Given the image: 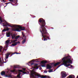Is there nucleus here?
I'll list each match as a JSON object with an SVG mask.
<instances>
[{"label":"nucleus","instance_id":"f257e3e1","mask_svg":"<svg viewBox=\"0 0 78 78\" xmlns=\"http://www.w3.org/2000/svg\"><path fill=\"white\" fill-rule=\"evenodd\" d=\"M39 22L40 23V25H41V28L42 29V31L40 30V31L41 33L44 41H47V39H50L49 37L47 35L48 34V33H47V31L46 30V28L45 27L46 24L45 20L43 18H40L39 19Z\"/></svg>","mask_w":78,"mask_h":78},{"label":"nucleus","instance_id":"f03ea898","mask_svg":"<svg viewBox=\"0 0 78 78\" xmlns=\"http://www.w3.org/2000/svg\"><path fill=\"white\" fill-rule=\"evenodd\" d=\"M62 61V63L61 64V66L64 65V66L66 67H68V66H70L71 67H69V68H71V67H72V65H70V64H67L69 63H70V64L72 63V61L71 60V57L70 56L64 57L60 62H57L55 64L53 63L52 64L53 65V66L54 67L58 65H59V64H61Z\"/></svg>","mask_w":78,"mask_h":78},{"label":"nucleus","instance_id":"7ed1b4c3","mask_svg":"<svg viewBox=\"0 0 78 78\" xmlns=\"http://www.w3.org/2000/svg\"><path fill=\"white\" fill-rule=\"evenodd\" d=\"M31 75L32 76V77H33V78H35V76H38V77H39V78H47V76H41V75H40V74H36L35 73H34L33 72H31L30 73ZM35 75V76H34Z\"/></svg>","mask_w":78,"mask_h":78},{"label":"nucleus","instance_id":"20e7f679","mask_svg":"<svg viewBox=\"0 0 78 78\" xmlns=\"http://www.w3.org/2000/svg\"><path fill=\"white\" fill-rule=\"evenodd\" d=\"M17 27H18L13 30V31H14L19 32V31H21V30H25V27H22L20 26H17Z\"/></svg>","mask_w":78,"mask_h":78},{"label":"nucleus","instance_id":"39448f33","mask_svg":"<svg viewBox=\"0 0 78 78\" xmlns=\"http://www.w3.org/2000/svg\"><path fill=\"white\" fill-rule=\"evenodd\" d=\"M34 66V68H36V69H38V68L40 67V66H37V65H38V64H34V63H32L31 64V66Z\"/></svg>","mask_w":78,"mask_h":78},{"label":"nucleus","instance_id":"423d86ee","mask_svg":"<svg viewBox=\"0 0 78 78\" xmlns=\"http://www.w3.org/2000/svg\"><path fill=\"white\" fill-rule=\"evenodd\" d=\"M5 23L6 25H8V26H9V27H11L12 28H13V27H14L15 28H16V27H17V25H13L12 26H11V25L9 24V23H7L6 21H5Z\"/></svg>","mask_w":78,"mask_h":78},{"label":"nucleus","instance_id":"0eeeda50","mask_svg":"<svg viewBox=\"0 0 78 78\" xmlns=\"http://www.w3.org/2000/svg\"><path fill=\"white\" fill-rule=\"evenodd\" d=\"M12 53L11 52H9V53H7L5 54V58L6 59H8V57L10 55H11Z\"/></svg>","mask_w":78,"mask_h":78},{"label":"nucleus","instance_id":"6e6552de","mask_svg":"<svg viewBox=\"0 0 78 78\" xmlns=\"http://www.w3.org/2000/svg\"><path fill=\"white\" fill-rule=\"evenodd\" d=\"M6 29H4L2 31V33H3L4 32H5V31H9V29L8 28V27H6Z\"/></svg>","mask_w":78,"mask_h":78},{"label":"nucleus","instance_id":"1a4fd4ad","mask_svg":"<svg viewBox=\"0 0 78 78\" xmlns=\"http://www.w3.org/2000/svg\"><path fill=\"white\" fill-rule=\"evenodd\" d=\"M12 35V34H11V32H9L7 33V34H6V36H7V37H10V35Z\"/></svg>","mask_w":78,"mask_h":78},{"label":"nucleus","instance_id":"9d476101","mask_svg":"<svg viewBox=\"0 0 78 78\" xmlns=\"http://www.w3.org/2000/svg\"><path fill=\"white\" fill-rule=\"evenodd\" d=\"M17 44H20V41H18L17 42H16L14 44H12V45L13 46H16V45H17Z\"/></svg>","mask_w":78,"mask_h":78},{"label":"nucleus","instance_id":"9b49d317","mask_svg":"<svg viewBox=\"0 0 78 78\" xmlns=\"http://www.w3.org/2000/svg\"><path fill=\"white\" fill-rule=\"evenodd\" d=\"M46 67L47 69H51V66L49 65H47Z\"/></svg>","mask_w":78,"mask_h":78},{"label":"nucleus","instance_id":"f8f14e48","mask_svg":"<svg viewBox=\"0 0 78 78\" xmlns=\"http://www.w3.org/2000/svg\"><path fill=\"white\" fill-rule=\"evenodd\" d=\"M27 39V38L26 37H25L24 38V40L22 41V44H24L25 42H26V39Z\"/></svg>","mask_w":78,"mask_h":78},{"label":"nucleus","instance_id":"ddd939ff","mask_svg":"<svg viewBox=\"0 0 78 78\" xmlns=\"http://www.w3.org/2000/svg\"><path fill=\"white\" fill-rule=\"evenodd\" d=\"M16 35L15 34H14L13 35H11L12 39H15L16 38Z\"/></svg>","mask_w":78,"mask_h":78},{"label":"nucleus","instance_id":"4468645a","mask_svg":"<svg viewBox=\"0 0 78 78\" xmlns=\"http://www.w3.org/2000/svg\"><path fill=\"white\" fill-rule=\"evenodd\" d=\"M47 63V61L44 60H43L41 62V64H46Z\"/></svg>","mask_w":78,"mask_h":78},{"label":"nucleus","instance_id":"2eb2a0df","mask_svg":"<svg viewBox=\"0 0 78 78\" xmlns=\"http://www.w3.org/2000/svg\"><path fill=\"white\" fill-rule=\"evenodd\" d=\"M69 78H75V76L74 75H71L69 76Z\"/></svg>","mask_w":78,"mask_h":78},{"label":"nucleus","instance_id":"dca6fc26","mask_svg":"<svg viewBox=\"0 0 78 78\" xmlns=\"http://www.w3.org/2000/svg\"><path fill=\"white\" fill-rule=\"evenodd\" d=\"M66 76V74L65 73H63L62 74V78H65Z\"/></svg>","mask_w":78,"mask_h":78},{"label":"nucleus","instance_id":"f3484780","mask_svg":"<svg viewBox=\"0 0 78 78\" xmlns=\"http://www.w3.org/2000/svg\"><path fill=\"white\" fill-rule=\"evenodd\" d=\"M1 75H5V72L4 71H2L1 72Z\"/></svg>","mask_w":78,"mask_h":78},{"label":"nucleus","instance_id":"a211bd4d","mask_svg":"<svg viewBox=\"0 0 78 78\" xmlns=\"http://www.w3.org/2000/svg\"><path fill=\"white\" fill-rule=\"evenodd\" d=\"M20 37V35H17L16 37V36L15 39H19V38Z\"/></svg>","mask_w":78,"mask_h":78},{"label":"nucleus","instance_id":"6ab92c4d","mask_svg":"<svg viewBox=\"0 0 78 78\" xmlns=\"http://www.w3.org/2000/svg\"><path fill=\"white\" fill-rule=\"evenodd\" d=\"M15 0H9V1L10 2L12 3H12L14 2V1Z\"/></svg>","mask_w":78,"mask_h":78},{"label":"nucleus","instance_id":"aec40b11","mask_svg":"<svg viewBox=\"0 0 78 78\" xmlns=\"http://www.w3.org/2000/svg\"><path fill=\"white\" fill-rule=\"evenodd\" d=\"M3 49V47L2 46H0V52L2 51V50Z\"/></svg>","mask_w":78,"mask_h":78},{"label":"nucleus","instance_id":"412c9836","mask_svg":"<svg viewBox=\"0 0 78 78\" xmlns=\"http://www.w3.org/2000/svg\"><path fill=\"white\" fill-rule=\"evenodd\" d=\"M12 4V2H7V3H5V5H7L6 6H7L8 5V4Z\"/></svg>","mask_w":78,"mask_h":78},{"label":"nucleus","instance_id":"4be33fe9","mask_svg":"<svg viewBox=\"0 0 78 78\" xmlns=\"http://www.w3.org/2000/svg\"><path fill=\"white\" fill-rule=\"evenodd\" d=\"M10 41L9 40H7L6 42V43L7 44H9V41Z\"/></svg>","mask_w":78,"mask_h":78},{"label":"nucleus","instance_id":"5701e85b","mask_svg":"<svg viewBox=\"0 0 78 78\" xmlns=\"http://www.w3.org/2000/svg\"><path fill=\"white\" fill-rule=\"evenodd\" d=\"M14 67L15 68H20V67H19V65L15 66Z\"/></svg>","mask_w":78,"mask_h":78},{"label":"nucleus","instance_id":"b1692460","mask_svg":"<svg viewBox=\"0 0 78 78\" xmlns=\"http://www.w3.org/2000/svg\"><path fill=\"white\" fill-rule=\"evenodd\" d=\"M53 70L52 69H50V70L48 71V72L49 73H50L51 72H53Z\"/></svg>","mask_w":78,"mask_h":78},{"label":"nucleus","instance_id":"393cba45","mask_svg":"<svg viewBox=\"0 0 78 78\" xmlns=\"http://www.w3.org/2000/svg\"><path fill=\"white\" fill-rule=\"evenodd\" d=\"M5 77H11V75L8 76L7 75H5Z\"/></svg>","mask_w":78,"mask_h":78},{"label":"nucleus","instance_id":"a878e982","mask_svg":"<svg viewBox=\"0 0 78 78\" xmlns=\"http://www.w3.org/2000/svg\"><path fill=\"white\" fill-rule=\"evenodd\" d=\"M15 53H16V54H20V53L15 52L14 53H13L12 54V55H11V56H12V55H14V54H15Z\"/></svg>","mask_w":78,"mask_h":78},{"label":"nucleus","instance_id":"bb28decb","mask_svg":"<svg viewBox=\"0 0 78 78\" xmlns=\"http://www.w3.org/2000/svg\"><path fill=\"white\" fill-rule=\"evenodd\" d=\"M10 71H11V72H15V71H16V70L14 69L13 70H10Z\"/></svg>","mask_w":78,"mask_h":78},{"label":"nucleus","instance_id":"cd10ccee","mask_svg":"<svg viewBox=\"0 0 78 78\" xmlns=\"http://www.w3.org/2000/svg\"><path fill=\"white\" fill-rule=\"evenodd\" d=\"M3 24V26L4 27H7V25H5V23H2Z\"/></svg>","mask_w":78,"mask_h":78},{"label":"nucleus","instance_id":"c85d7f7f","mask_svg":"<svg viewBox=\"0 0 78 78\" xmlns=\"http://www.w3.org/2000/svg\"><path fill=\"white\" fill-rule=\"evenodd\" d=\"M18 72H23V71L22 70H18Z\"/></svg>","mask_w":78,"mask_h":78},{"label":"nucleus","instance_id":"c756f323","mask_svg":"<svg viewBox=\"0 0 78 78\" xmlns=\"http://www.w3.org/2000/svg\"><path fill=\"white\" fill-rule=\"evenodd\" d=\"M16 41H15V40H13L12 41V42H13V43H14V42H15Z\"/></svg>","mask_w":78,"mask_h":78},{"label":"nucleus","instance_id":"7c9ffc66","mask_svg":"<svg viewBox=\"0 0 78 78\" xmlns=\"http://www.w3.org/2000/svg\"><path fill=\"white\" fill-rule=\"evenodd\" d=\"M23 71H25V70H26V68H23Z\"/></svg>","mask_w":78,"mask_h":78},{"label":"nucleus","instance_id":"2f4dec72","mask_svg":"<svg viewBox=\"0 0 78 78\" xmlns=\"http://www.w3.org/2000/svg\"><path fill=\"white\" fill-rule=\"evenodd\" d=\"M44 73H47V71L45 70L44 71Z\"/></svg>","mask_w":78,"mask_h":78},{"label":"nucleus","instance_id":"473e14b6","mask_svg":"<svg viewBox=\"0 0 78 78\" xmlns=\"http://www.w3.org/2000/svg\"><path fill=\"white\" fill-rule=\"evenodd\" d=\"M41 67H45V65H41Z\"/></svg>","mask_w":78,"mask_h":78},{"label":"nucleus","instance_id":"72a5a7b5","mask_svg":"<svg viewBox=\"0 0 78 78\" xmlns=\"http://www.w3.org/2000/svg\"><path fill=\"white\" fill-rule=\"evenodd\" d=\"M17 77L18 78H20V76H19V75H17Z\"/></svg>","mask_w":78,"mask_h":78},{"label":"nucleus","instance_id":"f704fd0d","mask_svg":"<svg viewBox=\"0 0 78 78\" xmlns=\"http://www.w3.org/2000/svg\"><path fill=\"white\" fill-rule=\"evenodd\" d=\"M23 72V73H24V74H25V73H26L25 72Z\"/></svg>","mask_w":78,"mask_h":78},{"label":"nucleus","instance_id":"c9c22d12","mask_svg":"<svg viewBox=\"0 0 78 78\" xmlns=\"http://www.w3.org/2000/svg\"><path fill=\"white\" fill-rule=\"evenodd\" d=\"M23 37H25V35H24V34H23Z\"/></svg>","mask_w":78,"mask_h":78},{"label":"nucleus","instance_id":"e433bc0d","mask_svg":"<svg viewBox=\"0 0 78 78\" xmlns=\"http://www.w3.org/2000/svg\"><path fill=\"white\" fill-rule=\"evenodd\" d=\"M0 21H1V22L2 23L3 22V21L2 20H0Z\"/></svg>","mask_w":78,"mask_h":78},{"label":"nucleus","instance_id":"4c0bfd02","mask_svg":"<svg viewBox=\"0 0 78 78\" xmlns=\"http://www.w3.org/2000/svg\"><path fill=\"white\" fill-rule=\"evenodd\" d=\"M42 68L41 67H40V68H39V69H40V70H42Z\"/></svg>","mask_w":78,"mask_h":78},{"label":"nucleus","instance_id":"58836bf2","mask_svg":"<svg viewBox=\"0 0 78 78\" xmlns=\"http://www.w3.org/2000/svg\"><path fill=\"white\" fill-rule=\"evenodd\" d=\"M2 20V17L0 16V20Z\"/></svg>","mask_w":78,"mask_h":78},{"label":"nucleus","instance_id":"ea45409f","mask_svg":"<svg viewBox=\"0 0 78 78\" xmlns=\"http://www.w3.org/2000/svg\"><path fill=\"white\" fill-rule=\"evenodd\" d=\"M18 75H19L20 76V73Z\"/></svg>","mask_w":78,"mask_h":78},{"label":"nucleus","instance_id":"a19ab883","mask_svg":"<svg viewBox=\"0 0 78 78\" xmlns=\"http://www.w3.org/2000/svg\"><path fill=\"white\" fill-rule=\"evenodd\" d=\"M15 42H16V41H17V40H15Z\"/></svg>","mask_w":78,"mask_h":78},{"label":"nucleus","instance_id":"79ce46f5","mask_svg":"<svg viewBox=\"0 0 78 78\" xmlns=\"http://www.w3.org/2000/svg\"><path fill=\"white\" fill-rule=\"evenodd\" d=\"M3 62L4 63H6V62Z\"/></svg>","mask_w":78,"mask_h":78},{"label":"nucleus","instance_id":"37998d69","mask_svg":"<svg viewBox=\"0 0 78 78\" xmlns=\"http://www.w3.org/2000/svg\"><path fill=\"white\" fill-rule=\"evenodd\" d=\"M1 0V1H2V0ZM5 0H2V1H5Z\"/></svg>","mask_w":78,"mask_h":78},{"label":"nucleus","instance_id":"c03bdc74","mask_svg":"<svg viewBox=\"0 0 78 78\" xmlns=\"http://www.w3.org/2000/svg\"><path fill=\"white\" fill-rule=\"evenodd\" d=\"M39 61H37V62H39Z\"/></svg>","mask_w":78,"mask_h":78},{"label":"nucleus","instance_id":"a18cd8bd","mask_svg":"<svg viewBox=\"0 0 78 78\" xmlns=\"http://www.w3.org/2000/svg\"><path fill=\"white\" fill-rule=\"evenodd\" d=\"M7 73H8V72H7Z\"/></svg>","mask_w":78,"mask_h":78},{"label":"nucleus","instance_id":"49530a36","mask_svg":"<svg viewBox=\"0 0 78 78\" xmlns=\"http://www.w3.org/2000/svg\"><path fill=\"white\" fill-rule=\"evenodd\" d=\"M60 67V66H58V67Z\"/></svg>","mask_w":78,"mask_h":78},{"label":"nucleus","instance_id":"de8ad7c7","mask_svg":"<svg viewBox=\"0 0 78 78\" xmlns=\"http://www.w3.org/2000/svg\"><path fill=\"white\" fill-rule=\"evenodd\" d=\"M22 33H23V32H22Z\"/></svg>","mask_w":78,"mask_h":78},{"label":"nucleus","instance_id":"09e8293b","mask_svg":"<svg viewBox=\"0 0 78 78\" xmlns=\"http://www.w3.org/2000/svg\"><path fill=\"white\" fill-rule=\"evenodd\" d=\"M67 78H69L67 77Z\"/></svg>","mask_w":78,"mask_h":78}]
</instances>
